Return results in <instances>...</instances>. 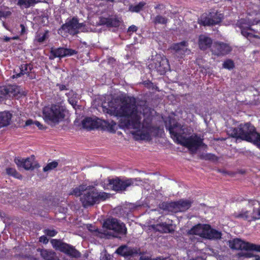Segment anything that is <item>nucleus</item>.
<instances>
[{
	"label": "nucleus",
	"instance_id": "f257e3e1",
	"mask_svg": "<svg viewBox=\"0 0 260 260\" xmlns=\"http://www.w3.org/2000/svg\"><path fill=\"white\" fill-rule=\"evenodd\" d=\"M102 109L105 113L116 117L120 127L132 129L136 140H148L157 135L158 128L151 124L150 110L145 108L142 112L133 98L112 99L103 104Z\"/></svg>",
	"mask_w": 260,
	"mask_h": 260
},
{
	"label": "nucleus",
	"instance_id": "f03ea898",
	"mask_svg": "<svg viewBox=\"0 0 260 260\" xmlns=\"http://www.w3.org/2000/svg\"><path fill=\"white\" fill-rule=\"evenodd\" d=\"M169 129L175 141L186 147L191 151H196L202 144V139L196 135L191 136L188 138H186V136L191 134V129L189 127L176 123L173 124L171 123Z\"/></svg>",
	"mask_w": 260,
	"mask_h": 260
},
{
	"label": "nucleus",
	"instance_id": "7ed1b4c3",
	"mask_svg": "<svg viewBox=\"0 0 260 260\" xmlns=\"http://www.w3.org/2000/svg\"><path fill=\"white\" fill-rule=\"evenodd\" d=\"M66 109L59 104L45 107L42 110V117L46 123L53 126L61 121L65 116Z\"/></svg>",
	"mask_w": 260,
	"mask_h": 260
},
{
	"label": "nucleus",
	"instance_id": "20e7f679",
	"mask_svg": "<svg viewBox=\"0 0 260 260\" xmlns=\"http://www.w3.org/2000/svg\"><path fill=\"white\" fill-rule=\"evenodd\" d=\"M108 195L104 192H98L94 187L88 186L85 192L81 197V201L84 207L91 206L108 198Z\"/></svg>",
	"mask_w": 260,
	"mask_h": 260
},
{
	"label": "nucleus",
	"instance_id": "39448f33",
	"mask_svg": "<svg viewBox=\"0 0 260 260\" xmlns=\"http://www.w3.org/2000/svg\"><path fill=\"white\" fill-rule=\"evenodd\" d=\"M141 182L142 181L138 178L124 180L119 178L108 179L106 181V183H104V188L106 189H113L116 191L123 190L131 185L141 184Z\"/></svg>",
	"mask_w": 260,
	"mask_h": 260
},
{
	"label": "nucleus",
	"instance_id": "423d86ee",
	"mask_svg": "<svg viewBox=\"0 0 260 260\" xmlns=\"http://www.w3.org/2000/svg\"><path fill=\"white\" fill-rule=\"evenodd\" d=\"M188 234L198 235L201 237L210 239H219L221 236L220 232L211 229L210 225L202 224H199L194 226L188 231Z\"/></svg>",
	"mask_w": 260,
	"mask_h": 260
},
{
	"label": "nucleus",
	"instance_id": "0eeeda50",
	"mask_svg": "<svg viewBox=\"0 0 260 260\" xmlns=\"http://www.w3.org/2000/svg\"><path fill=\"white\" fill-rule=\"evenodd\" d=\"M150 69L156 70L160 74H163L170 69L168 59L160 54L152 56L149 63Z\"/></svg>",
	"mask_w": 260,
	"mask_h": 260
},
{
	"label": "nucleus",
	"instance_id": "6e6552de",
	"mask_svg": "<svg viewBox=\"0 0 260 260\" xmlns=\"http://www.w3.org/2000/svg\"><path fill=\"white\" fill-rule=\"evenodd\" d=\"M150 69L156 70L160 74H163L170 69L168 59L160 54L152 56L149 63Z\"/></svg>",
	"mask_w": 260,
	"mask_h": 260
},
{
	"label": "nucleus",
	"instance_id": "1a4fd4ad",
	"mask_svg": "<svg viewBox=\"0 0 260 260\" xmlns=\"http://www.w3.org/2000/svg\"><path fill=\"white\" fill-rule=\"evenodd\" d=\"M223 18L222 13L217 10H211L208 14H204L200 19L201 23L204 25H215L221 22Z\"/></svg>",
	"mask_w": 260,
	"mask_h": 260
},
{
	"label": "nucleus",
	"instance_id": "9d476101",
	"mask_svg": "<svg viewBox=\"0 0 260 260\" xmlns=\"http://www.w3.org/2000/svg\"><path fill=\"white\" fill-rule=\"evenodd\" d=\"M103 226L106 229L112 230L113 232L119 234L124 235L126 233V228L125 225L115 218L106 220L104 222Z\"/></svg>",
	"mask_w": 260,
	"mask_h": 260
},
{
	"label": "nucleus",
	"instance_id": "9b49d317",
	"mask_svg": "<svg viewBox=\"0 0 260 260\" xmlns=\"http://www.w3.org/2000/svg\"><path fill=\"white\" fill-rule=\"evenodd\" d=\"M62 29L71 35H75L80 31H84L86 29L83 23H79L76 18H73L62 26Z\"/></svg>",
	"mask_w": 260,
	"mask_h": 260
},
{
	"label": "nucleus",
	"instance_id": "f8f14e48",
	"mask_svg": "<svg viewBox=\"0 0 260 260\" xmlns=\"http://www.w3.org/2000/svg\"><path fill=\"white\" fill-rule=\"evenodd\" d=\"M245 140L251 142L260 148V135L250 123L245 124Z\"/></svg>",
	"mask_w": 260,
	"mask_h": 260
},
{
	"label": "nucleus",
	"instance_id": "ddd939ff",
	"mask_svg": "<svg viewBox=\"0 0 260 260\" xmlns=\"http://www.w3.org/2000/svg\"><path fill=\"white\" fill-rule=\"evenodd\" d=\"M51 243L56 249H58L61 251L67 253L73 257H79L80 253L72 246L65 243H62L57 240H52Z\"/></svg>",
	"mask_w": 260,
	"mask_h": 260
},
{
	"label": "nucleus",
	"instance_id": "4468645a",
	"mask_svg": "<svg viewBox=\"0 0 260 260\" xmlns=\"http://www.w3.org/2000/svg\"><path fill=\"white\" fill-rule=\"evenodd\" d=\"M15 162L18 168H22L27 170H32L38 166L34 155H31L25 159L16 158Z\"/></svg>",
	"mask_w": 260,
	"mask_h": 260
},
{
	"label": "nucleus",
	"instance_id": "2eb2a0df",
	"mask_svg": "<svg viewBox=\"0 0 260 260\" xmlns=\"http://www.w3.org/2000/svg\"><path fill=\"white\" fill-rule=\"evenodd\" d=\"M212 54L216 56L224 55L231 51V47L223 43H214L211 46Z\"/></svg>",
	"mask_w": 260,
	"mask_h": 260
},
{
	"label": "nucleus",
	"instance_id": "dca6fc26",
	"mask_svg": "<svg viewBox=\"0 0 260 260\" xmlns=\"http://www.w3.org/2000/svg\"><path fill=\"white\" fill-rule=\"evenodd\" d=\"M191 205V202L188 201L181 200L171 204V207L173 208L175 212H183L188 209Z\"/></svg>",
	"mask_w": 260,
	"mask_h": 260
},
{
	"label": "nucleus",
	"instance_id": "f3484780",
	"mask_svg": "<svg viewBox=\"0 0 260 260\" xmlns=\"http://www.w3.org/2000/svg\"><path fill=\"white\" fill-rule=\"evenodd\" d=\"M51 53L55 57H63L67 56H71L76 53L74 50L63 48L52 49Z\"/></svg>",
	"mask_w": 260,
	"mask_h": 260
},
{
	"label": "nucleus",
	"instance_id": "a211bd4d",
	"mask_svg": "<svg viewBox=\"0 0 260 260\" xmlns=\"http://www.w3.org/2000/svg\"><path fill=\"white\" fill-rule=\"evenodd\" d=\"M154 230L161 233H172L174 231V228L172 223H161L153 226Z\"/></svg>",
	"mask_w": 260,
	"mask_h": 260
},
{
	"label": "nucleus",
	"instance_id": "6ab92c4d",
	"mask_svg": "<svg viewBox=\"0 0 260 260\" xmlns=\"http://www.w3.org/2000/svg\"><path fill=\"white\" fill-rule=\"evenodd\" d=\"M171 48L180 55H183L189 51L187 49V45L186 42L174 44L171 46Z\"/></svg>",
	"mask_w": 260,
	"mask_h": 260
},
{
	"label": "nucleus",
	"instance_id": "aec40b11",
	"mask_svg": "<svg viewBox=\"0 0 260 260\" xmlns=\"http://www.w3.org/2000/svg\"><path fill=\"white\" fill-rule=\"evenodd\" d=\"M212 41L208 37L205 35H201L199 38V46L202 50H206L210 47L212 44Z\"/></svg>",
	"mask_w": 260,
	"mask_h": 260
},
{
	"label": "nucleus",
	"instance_id": "412c9836",
	"mask_svg": "<svg viewBox=\"0 0 260 260\" xmlns=\"http://www.w3.org/2000/svg\"><path fill=\"white\" fill-rule=\"evenodd\" d=\"M99 122L94 119L87 117L82 121L83 127L87 129H92L99 126Z\"/></svg>",
	"mask_w": 260,
	"mask_h": 260
},
{
	"label": "nucleus",
	"instance_id": "4be33fe9",
	"mask_svg": "<svg viewBox=\"0 0 260 260\" xmlns=\"http://www.w3.org/2000/svg\"><path fill=\"white\" fill-rule=\"evenodd\" d=\"M249 251L260 252V245L245 242V257H250L252 256L251 253Z\"/></svg>",
	"mask_w": 260,
	"mask_h": 260
},
{
	"label": "nucleus",
	"instance_id": "5701e85b",
	"mask_svg": "<svg viewBox=\"0 0 260 260\" xmlns=\"http://www.w3.org/2000/svg\"><path fill=\"white\" fill-rule=\"evenodd\" d=\"M12 118V114L6 111L0 112V127L9 124Z\"/></svg>",
	"mask_w": 260,
	"mask_h": 260
},
{
	"label": "nucleus",
	"instance_id": "b1692460",
	"mask_svg": "<svg viewBox=\"0 0 260 260\" xmlns=\"http://www.w3.org/2000/svg\"><path fill=\"white\" fill-rule=\"evenodd\" d=\"M116 252L124 256L132 255L136 252V251L133 248L123 245L119 247L116 250Z\"/></svg>",
	"mask_w": 260,
	"mask_h": 260
},
{
	"label": "nucleus",
	"instance_id": "393cba45",
	"mask_svg": "<svg viewBox=\"0 0 260 260\" xmlns=\"http://www.w3.org/2000/svg\"><path fill=\"white\" fill-rule=\"evenodd\" d=\"M245 218L249 221L260 219V208L253 209L249 215L248 212L246 211V213H245Z\"/></svg>",
	"mask_w": 260,
	"mask_h": 260
},
{
	"label": "nucleus",
	"instance_id": "a878e982",
	"mask_svg": "<svg viewBox=\"0 0 260 260\" xmlns=\"http://www.w3.org/2000/svg\"><path fill=\"white\" fill-rule=\"evenodd\" d=\"M101 125L103 127H105L107 130L111 133H115L117 129V124L114 121L109 122L108 121L103 120Z\"/></svg>",
	"mask_w": 260,
	"mask_h": 260
},
{
	"label": "nucleus",
	"instance_id": "bb28decb",
	"mask_svg": "<svg viewBox=\"0 0 260 260\" xmlns=\"http://www.w3.org/2000/svg\"><path fill=\"white\" fill-rule=\"evenodd\" d=\"M31 70V66L29 64H22L20 68V73L15 75H13V78L20 77L21 75L26 74L29 76V73Z\"/></svg>",
	"mask_w": 260,
	"mask_h": 260
},
{
	"label": "nucleus",
	"instance_id": "cd10ccee",
	"mask_svg": "<svg viewBox=\"0 0 260 260\" xmlns=\"http://www.w3.org/2000/svg\"><path fill=\"white\" fill-rule=\"evenodd\" d=\"M229 242V246L233 249H241L243 245V241L238 239H234L230 241Z\"/></svg>",
	"mask_w": 260,
	"mask_h": 260
},
{
	"label": "nucleus",
	"instance_id": "c85d7f7f",
	"mask_svg": "<svg viewBox=\"0 0 260 260\" xmlns=\"http://www.w3.org/2000/svg\"><path fill=\"white\" fill-rule=\"evenodd\" d=\"M8 96H16L19 93V88L15 85L6 86Z\"/></svg>",
	"mask_w": 260,
	"mask_h": 260
},
{
	"label": "nucleus",
	"instance_id": "c756f323",
	"mask_svg": "<svg viewBox=\"0 0 260 260\" xmlns=\"http://www.w3.org/2000/svg\"><path fill=\"white\" fill-rule=\"evenodd\" d=\"M38 3L36 0H18L17 5L21 8H27Z\"/></svg>",
	"mask_w": 260,
	"mask_h": 260
},
{
	"label": "nucleus",
	"instance_id": "7c9ffc66",
	"mask_svg": "<svg viewBox=\"0 0 260 260\" xmlns=\"http://www.w3.org/2000/svg\"><path fill=\"white\" fill-rule=\"evenodd\" d=\"M87 186L86 185H81L78 187H76L74 188L72 191L70 193L71 194L74 195L76 197L80 196L81 194L82 191L87 190Z\"/></svg>",
	"mask_w": 260,
	"mask_h": 260
},
{
	"label": "nucleus",
	"instance_id": "2f4dec72",
	"mask_svg": "<svg viewBox=\"0 0 260 260\" xmlns=\"http://www.w3.org/2000/svg\"><path fill=\"white\" fill-rule=\"evenodd\" d=\"M153 22L155 24H165L168 22V19L164 16L158 15L154 17Z\"/></svg>",
	"mask_w": 260,
	"mask_h": 260
},
{
	"label": "nucleus",
	"instance_id": "473e14b6",
	"mask_svg": "<svg viewBox=\"0 0 260 260\" xmlns=\"http://www.w3.org/2000/svg\"><path fill=\"white\" fill-rule=\"evenodd\" d=\"M145 5V3L140 2L136 5L131 6L129 8V10L132 12H139L142 9Z\"/></svg>",
	"mask_w": 260,
	"mask_h": 260
},
{
	"label": "nucleus",
	"instance_id": "72a5a7b5",
	"mask_svg": "<svg viewBox=\"0 0 260 260\" xmlns=\"http://www.w3.org/2000/svg\"><path fill=\"white\" fill-rule=\"evenodd\" d=\"M231 135L233 137L237 138V140L241 139L243 140L244 139V131L243 130H238V129H234L233 132L231 133Z\"/></svg>",
	"mask_w": 260,
	"mask_h": 260
},
{
	"label": "nucleus",
	"instance_id": "f704fd0d",
	"mask_svg": "<svg viewBox=\"0 0 260 260\" xmlns=\"http://www.w3.org/2000/svg\"><path fill=\"white\" fill-rule=\"evenodd\" d=\"M7 174L18 179H21L22 176L20 175L14 168H8L6 169Z\"/></svg>",
	"mask_w": 260,
	"mask_h": 260
},
{
	"label": "nucleus",
	"instance_id": "c9c22d12",
	"mask_svg": "<svg viewBox=\"0 0 260 260\" xmlns=\"http://www.w3.org/2000/svg\"><path fill=\"white\" fill-rule=\"evenodd\" d=\"M8 96V91L6 86L0 87V101Z\"/></svg>",
	"mask_w": 260,
	"mask_h": 260
},
{
	"label": "nucleus",
	"instance_id": "e433bc0d",
	"mask_svg": "<svg viewBox=\"0 0 260 260\" xmlns=\"http://www.w3.org/2000/svg\"><path fill=\"white\" fill-rule=\"evenodd\" d=\"M48 38V32L39 34L36 38V40L40 43L44 42Z\"/></svg>",
	"mask_w": 260,
	"mask_h": 260
},
{
	"label": "nucleus",
	"instance_id": "4c0bfd02",
	"mask_svg": "<svg viewBox=\"0 0 260 260\" xmlns=\"http://www.w3.org/2000/svg\"><path fill=\"white\" fill-rule=\"evenodd\" d=\"M58 165V163L56 161H52L49 163L46 166L43 168L44 172H47L55 168Z\"/></svg>",
	"mask_w": 260,
	"mask_h": 260
},
{
	"label": "nucleus",
	"instance_id": "58836bf2",
	"mask_svg": "<svg viewBox=\"0 0 260 260\" xmlns=\"http://www.w3.org/2000/svg\"><path fill=\"white\" fill-rule=\"evenodd\" d=\"M120 21L116 18H110L109 27H118L120 24Z\"/></svg>",
	"mask_w": 260,
	"mask_h": 260
},
{
	"label": "nucleus",
	"instance_id": "ea45409f",
	"mask_svg": "<svg viewBox=\"0 0 260 260\" xmlns=\"http://www.w3.org/2000/svg\"><path fill=\"white\" fill-rule=\"evenodd\" d=\"M223 67L225 69H231L234 67V63L231 60H227L223 63Z\"/></svg>",
	"mask_w": 260,
	"mask_h": 260
},
{
	"label": "nucleus",
	"instance_id": "a19ab883",
	"mask_svg": "<svg viewBox=\"0 0 260 260\" xmlns=\"http://www.w3.org/2000/svg\"><path fill=\"white\" fill-rule=\"evenodd\" d=\"M110 18L102 17L100 18V23L101 24L106 25L109 27V23L110 22Z\"/></svg>",
	"mask_w": 260,
	"mask_h": 260
},
{
	"label": "nucleus",
	"instance_id": "79ce46f5",
	"mask_svg": "<svg viewBox=\"0 0 260 260\" xmlns=\"http://www.w3.org/2000/svg\"><path fill=\"white\" fill-rule=\"evenodd\" d=\"M45 234L49 236L53 237L56 235V232L53 230H45Z\"/></svg>",
	"mask_w": 260,
	"mask_h": 260
},
{
	"label": "nucleus",
	"instance_id": "37998d69",
	"mask_svg": "<svg viewBox=\"0 0 260 260\" xmlns=\"http://www.w3.org/2000/svg\"><path fill=\"white\" fill-rule=\"evenodd\" d=\"M11 14L10 11H3L0 9V18L2 17H6Z\"/></svg>",
	"mask_w": 260,
	"mask_h": 260
},
{
	"label": "nucleus",
	"instance_id": "c03bdc74",
	"mask_svg": "<svg viewBox=\"0 0 260 260\" xmlns=\"http://www.w3.org/2000/svg\"><path fill=\"white\" fill-rule=\"evenodd\" d=\"M237 27H239L240 29L241 33L242 35H243L244 33V28H243V23L241 20L240 22H238L236 24Z\"/></svg>",
	"mask_w": 260,
	"mask_h": 260
},
{
	"label": "nucleus",
	"instance_id": "a18cd8bd",
	"mask_svg": "<svg viewBox=\"0 0 260 260\" xmlns=\"http://www.w3.org/2000/svg\"><path fill=\"white\" fill-rule=\"evenodd\" d=\"M138 29L136 25H132L131 26H129L128 28V32L132 33L134 32H136Z\"/></svg>",
	"mask_w": 260,
	"mask_h": 260
},
{
	"label": "nucleus",
	"instance_id": "49530a36",
	"mask_svg": "<svg viewBox=\"0 0 260 260\" xmlns=\"http://www.w3.org/2000/svg\"><path fill=\"white\" fill-rule=\"evenodd\" d=\"M69 103L73 106L74 107L77 104V101L76 100V96H75V98H69V100H68Z\"/></svg>",
	"mask_w": 260,
	"mask_h": 260
},
{
	"label": "nucleus",
	"instance_id": "de8ad7c7",
	"mask_svg": "<svg viewBox=\"0 0 260 260\" xmlns=\"http://www.w3.org/2000/svg\"><path fill=\"white\" fill-rule=\"evenodd\" d=\"M39 241L43 243H47L48 242V239L45 236H42L40 238Z\"/></svg>",
	"mask_w": 260,
	"mask_h": 260
},
{
	"label": "nucleus",
	"instance_id": "09e8293b",
	"mask_svg": "<svg viewBox=\"0 0 260 260\" xmlns=\"http://www.w3.org/2000/svg\"><path fill=\"white\" fill-rule=\"evenodd\" d=\"M34 124L37 126L40 129H43L45 128V127L41 123H40L38 121H35L34 122Z\"/></svg>",
	"mask_w": 260,
	"mask_h": 260
},
{
	"label": "nucleus",
	"instance_id": "8fccbe9b",
	"mask_svg": "<svg viewBox=\"0 0 260 260\" xmlns=\"http://www.w3.org/2000/svg\"><path fill=\"white\" fill-rule=\"evenodd\" d=\"M34 122L32 120L29 119L27 120L25 122V125H30L32 124H34Z\"/></svg>",
	"mask_w": 260,
	"mask_h": 260
},
{
	"label": "nucleus",
	"instance_id": "3c124183",
	"mask_svg": "<svg viewBox=\"0 0 260 260\" xmlns=\"http://www.w3.org/2000/svg\"><path fill=\"white\" fill-rule=\"evenodd\" d=\"M140 260H152L151 258H149L146 256H142L140 258Z\"/></svg>",
	"mask_w": 260,
	"mask_h": 260
},
{
	"label": "nucleus",
	"instance_id": "603ef678",
	"mask_svg": "<svg viewBox=\"0 0 260 260\" xmlns=\"http://www.w3.org/2000/svg\"><path fill=\"white\" fill-rule=\"evenodd\" d=\"M58 86H59V89L61 90H64L66 88V86L64 85H58Z\"/></svg>",
	"mask_w": 260,
	"mask_h": 260
},
{
	"label": "nucleus",
	"instance_id": "864d4df0",
	"mask_svg": "<svg viewBox=\"0 0 260 260\" xmlns=\"http://www.w3.org/2000/svg\"><path fill=\"white\" fill-rule=\"evenodd\" d=\"M192 260H205V259L202 257H197L195 259H193Z\"/></svg>",
	"mask_w": 260,
	"mask_h": 260
},
{
	"label": "nucleus",
	"instance_id": "5fc2aeb1",
	"mask_svg": "<svg viewBox=\"0 0 260 260\" xmlns=\"http://www.w3.org/2000/svg\"><path fill=\"white\" fill-rule=\"evenodd\" d=\"M5 40L6 41H8L10 40V38H8V37H6Z\"/></svg>",
	"mask_w": 260,
	"mask_h": 260
},
{
	"label": "nucleus",
	"instance_id": "6e6d98bb",
	"mask_svg": "<svg viewBox=\"0 0 260 260\" xmlns=\"http://www.w3.org/2000/svg\"><path fill=\"white\" fill-rule=\"evenodd\" d=\"M107 2H113L114 0H106Z\"/></svg>",
	"mask_w": 260,
	"mask_h": 260
},
{
	"label": "nucleus",
	"instance_id": "4d7b16f0",
	"mask_svg": "<svg viewBox=\"0 0 260 260\" xmlns=\"http://www.w3.org/2000/svg\"><path fill=\"white\" fill-rule=\"evenodd\" d=\"M21 27H22V30L23 31V29H24V27L23 25H21Z\"/></svg>",
	"mask_w": 260,
	"mask_h": 260
},
{
	"label": "nucleus",
	"instance_id": "13d9d810",
	"mask_svg": "<svg viewBox=\"0 0 260 260\" xmlns=\"http://www.w3.org/2000/svg\"><path fill=\"white\" fill-rule=\"evenodd\" d=\"M73 94V91H71L69 93V94L70 95V94Z\"/></svg>",
	"mask_w": 260,
	"mask_h": 260
},
{
	"label": "nucleus",
	"instance_id": "bf43d9fd",
	"mask_svg": "<svg viewBox=\"0 0 260 260\" xmlns=\"http://www.w3.org/2000/svg\"><path fill=\"white\" fill-rule=\"evenodd\" d=\"M255 203V201H253L252 204H254Z\"/></svg>",
	"mask_w": 260,
	"mask_h": 260
}]
</instances>
